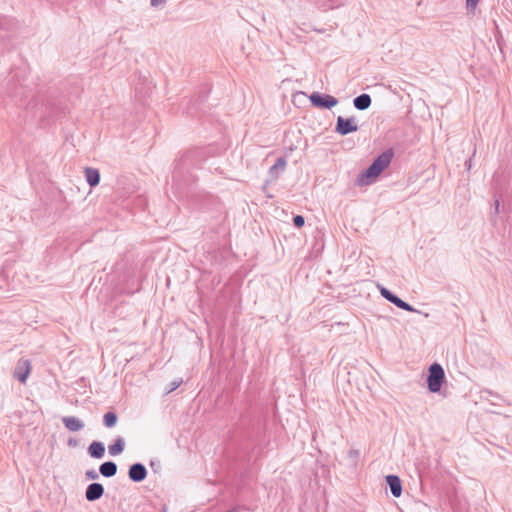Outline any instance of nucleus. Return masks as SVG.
I'll use <instances>...</instances> for the list:
<instances>
[{"instance_id":"nucleus-29","label":"nucleus","mask_w":512,"mask_h":512,"mask_svg":"<svg viewBox=\"0 0 512 512\" xmlns=\"http://www.w3.org/2000/svg\"><path fill=\"white\" fill-rule=\"evenodd\" d=\"M335 131H336L338 134H340V135H342V136H343V135H346V134H348V133H350V132H353L354 130H335Z\"/></svg>"},{"instance_id":"nucleus-9","label":"nucleus","mask_w":512,"mask_h":512,"mask_svg":"<svg viewBox=\"0 0 512 512\" xmlns=\"http://www.w3.org/2000/svg\"><path fill=\"white\" fill-rule=\"evenodd\" d=\"M286 165V159L284 157H279L269 169V175L271 179L276 180L279 175L285 171Z\"/></svg>"},{"instance_id":"nucleus-15","label":"nucleus","mask_w":512,"mask_h":512,"mask_svg":"<svg viewBox=\"0 0 512 512\" xmlns=\"http://www.w3.org/2000/svg\"><path fill=\"white\" fill-rule=\"evenodd\" d=\"M335 128H358L354 117L344 118L339 116Z\"/></svg>"},{"instance_id":"nucleus-6","label":"nucleus","mask_w":512,"mask_h":512,"mask_svg":"<svg viewBox=\"0 0 512 512\" xmlns=\"http://www.w3.org/2000/svg\"><path fill=\"white\" fill-rule=\"evenodd\" d=\"M104 494V487L101 483H91L87 486L85 491V498L89 502L99 500Z\"/></svg>"},{"instance_id":"nucleus-18","label":"nucleus","mask_w":512,"mask_h":512,"mask_svg":"<svg viewBox=\"0 0 512 512\" xmlns=\"http://www.w3.org/2000/svg\"><path fill=\"white\" fill-rule=\"evenodd\" d=\"M10 22L6 18H0V42H5L9 39L8 30Z\"/></svg>"},{"instance_id":"nucleus-30","label":"nucleus","mask_w":512,"mask_h":512,"mask_svg":"<svg viewBox=\"0 0 512 512\" xmlns=\"http://www.w3.org/2000/svg\"><path fill=\"white\" fill-rule=\"evenodd\" d=\"M465 166L467 167L468 170L471 169V167H472V160H471V158L465 161Z\"/></svg>"},{"instance_id":"nucleus-25","label":"nucleus","mask_w":512,"mask_h":512,"mask_svg":"<svg viewBox=\"0 0 512 512\" xmlns=\"http://www.w3.org/2000/svg\"><path fill=\"white\" fill-rule=\"evenodd\" d=\"M479 0H466V7L468 10H475Z\"/></svg>"},{"instance_id":"nucleus-2","label":"nucleus","mask_w":512,"mask_h":512,"mask_svg":"<svg viewBox=\"0 0 512 512\" xmlns=\"http://www.w3.org/2000/svg\"><path fill=\"white\" fill-rule=\"evenodd\" d=\"M427 377L428 389L432 393L439 392L445 379L443 367L438 363L430 365Z\"/></svg>"},{"instance_id":"nucleus-8","label":"nucleus","mask_w":512,"mask_h":512,"mask_svg":"<svg viewBox=\"0 0 512 512\" xmlns=\"http://www.w3.org/2000/svg\"><path fill=\"white\" fill-rule=\"evenodd\" d=\"M64 426L72 432L80 431L84 428V422L75 416H65L62 418Z\"/></svg>"},{"instance_id":"nucleus-23","label":"nucleus","mask_w":512,"mask_h":512,"mask_svg":"<svg viewBox=\"0 0 512 512\" xmlns=\"http://www.w3.org/2000/svg\"><path fill=\"white\" fill-rule=\"evenodd\" d=\"M85 477L89 480H96L98 479L99 475L94 469H90L85 472Z\"/></svg>"},{"instance_id":"nucleus-31","label":"nucleus","mask_w":512,"mask_h":512,"mask_svg":"<svg viewBox=\"0 0 512 512\" xmlns=\"http://www.w3.org/2000/svg\"><path fill=\"white\" fill-rule=\"evenodd\" d=\"M47 124H48V125H57V123H56V122H54V121H51V122H50V121H48V122H47Z\"/></svg>"},{"instance_id":"nucleus-20","label":"nucleus","mask_w":512,"mask_h":512,"mask_svg":"<svg viewBox=\"0 0 512 512\" xmlns=\"http://www.w3.org/2000/svg\"><path fill=\"white\" fill-rule=\"evenodd\" d=\"M380 293H381V296L384 297L387 301L391 302L394 300V298L396 297V295L391 292L389 289L385 288V287H380Z\"/></svg>"},{"instance_id":"nucleus-3","label":"nucleus","mask_w":512,"mask_h":512,"mask_svg":"<svg viewBox=\"0 0 512 512\" xmlns=\"http://www.w3.org/2000/svg\"><path fill=\"white\" fill-rule=\"evenodd\" d=\"M309 99L312 106L322 109H331L338 103V99L336 97L320 92H313L309 96Z\"/></svg>"},{"instance_id":"nucleus-27","label":"nucleus","mask_w":512,"mask_h":512,"mask_svg":"<svg viewBox=\"0 0 512 512\" xmlns=\"http://www.w3.org/2000/svg\"><path fill=\"white\" fill-rule=\"evenodd\" d=\"M164 2H165V0H151V5L154 7H157L161 4H163Z\"/></svg>"},{"instance_id":"nucleus-22","label":"nucleus","mask_w":512,"mask_h":512,"mask_svg":"<svg viewBox=\"0 0 512 512\" xmlns=\"http://www.w3.org/2000/svg\"><path fill=\"white\" fill-rule=\"evenodd\" d=\"M305 223V219L301 215H296L293 217V224L297 228H301Z\"/></svg>"},{"instance_id":"nucleus-12","label":"nucleus","mask_w":512,"mask_h":512,"mask_svg":"<svg viewBox=\"0 0 512 512\" xmlns=\"http://www.w3.org/2000/svg\"><path fill=\"white\" fill-rule=\"evenodd\" d=\"M371 103H372L371 96L366 93L360 94L359 96H357L353 99L354 107L361 111L368 109L370 107Z\"/></svg>"},{"instance_id":"nucleus-26","label":"nucleus","mask_w":512,"mask_h":512,"mask_svg":"<svg viewBox=\"0 0 512 512\" xmlns=\"http://www.w3.org/2000/svg\"><path fill=\"white\" fill-rule=\"evenodd\" d=\"M499 207H500V201H499V199H495V201H494V213L495 214L499 213Z\"/></svg>"},{"instance_id":"nucleus-14","label":"nucleus","mask_w":512,"mask_h":512,"mask_svg":"<svg viewBox=\"0 0 512 512\" xmlns=\"http://www.w3.org/2000/svg\"><path fill=\"white\" fill-rule=\"evenodd\" d=\"M125 448V441L122 437L115 439L114 443L109 445L108 451L111 456H117L123 452Z\"/></svg>"},{"instance_id":"nucleus-10","label":"nucleus","mask_w":512,"mask_h":512,"mask_svg":"<svg viewBox=\"0 0 512 512\" xmlns=\"http://www.w3.org/2000/svg\"><path fill=\"white\" fill-rule=\"evenodd\" d=\"M88 454L95 459H101L105 454V446L100 441H93L88 447Z\"/></svg>"},{"instance_id":"nucleus-17","label":"nucleus","mask_w":512,"mask_h":512,"mask_svg":"<svg viewBox=\"0 0 512 512\" xmlns=\"http://www.w3.org/2000/svg\"><path fill=\"white\" fill-rule=\"evenodd\" d=\"M392 303L397 306L400 309H403L408 312H415V313H421L419 310L415 309L412 305L409 303L403 301L401 298H399L397 295L392 301Z\"/></svg>"},{"instance_id":"nucleus-19","label":"nucleus","mask_w":512,"mask_h":512,"mask_svg":"<svg viewBox=\"0 0 512 512\" xmlns=\"http://www.w3.org/2000/svg\"><path fill=\"white\" fill-rule=\"evenodd\" d=\"M65 110L66 107H64L60 101L51 105V113L55 114L56 117L64 114Z\"/></svg>"},{"instance_id":"nucleus-4","label":"nucleus","mask_w":512,"mask_h":512,"mask_svg":"<svg viewBox=\"0 0 512 512\" xmlns=\"http://www.w3.org/2000/svg\"><path fill=\"white\" fill-rule=\"evenodd\" d=\"M31 372V362L28 359L20 358L15 366L13 376L19 382L25 383Z\"/></svg>"},{"instance_id":"nucleus-7","label":"nucleus","mask_w":512,"mask_h":512,"mask_svg":"<svg viewBox=\"0 0 512 512\" xmlns=\"http://www.w3.org/2000/svg\"><path fill=\"white\" fill-rule=\"evenodd\" d=\"M386 483L388 484L391 494L395 498H399L402 494V483L397 475L386 476Z\"/></svg>"},{"instance_id":"nucleus-28","label":"nucleus","mask_w":512,"mask_h":512,"mask_svg":"<svg viewBox=\"0 0 512 512\" xmlns=\"http://www.w3.org/2000/svg\"><path fill=\"white\" fill-rule=\"evenodd\" d=\"M77 444H78V442H77V440H76V439H74V438H70V439L68 440V446H70V447H75V446H77Z\"/></svg>"},{"instance_id":"nucleus-33","label":"nucleus","mask_w":512,"mask_h":512,"mask_svg":"<svg viewBox=\"0 0 512 512\" xmlns=\"http://www.w3.org/2000/svg\"><path fill=\"white\" fill-rule=\"evenodd\" d=\"M227 512H237L236 509H231V510H228Z\"/></svg>"},{"instance_id":"nucleus-5","label":"nucleus","mask_w":512,"mask_h":512,"mask_svg":"<svg viewBox=\"0 0 512 512\" xmlns=\"http://www.w3.org/2000/svg\"><path fill=\"white\" fill-rule=\"evenodd\" d=\"M147 469L142 463H134L129 467L128 477L133 482H142L147 477Z\"/></svg>"},{"instance_id":"nucleus-11","label":"nucleus","mask_w":512,"mask_h":512,"mask_svg":"<svg viewBox=\"0 0 512 512\" xmlns=\"http://www.w3.org/2000/svg\"><path fill=\"white\" fill-rule=\"evenodd\" d=\"M117 464L113 461H106L99 467V473L106 478H111L117 473Z\"/></svg>"},{"instance_id":"nucleus-1","label":"nucleus","mask_w":512,"mask_h":512,"mask_svg":"<svg viewBox=\"0 0 512 512\" xmlns=\"http://www.w3.org/2000/svg\"><path fill=\"white\" fill-rule=\"evenodd\" d=\"M393 156L394 152L392 148L386 149L383 153L378 155L371 165L358 175V184H371L390 165Z\"/></svg>"},{"instance_id":"nucleus-21","label":"nucleus","mask_w":512,"mask_h":512,"mask_svg":"<svg viewBox=\"0 0 512 512\" xmlns=\"http://www.w3.org/2000/svg\"><path fill=\"white\" fill-rule=\"evenodd\" d=\"M182 379H176V380H173L172 382H170L167 390H166V393H171L173 392L174 390H176L181 384H182Z\"/></svg>"},{"instance_id":"nucleus-32","label":"nucleus","mask_w":512,"mask_h":512,"mask_svg":"<svg viewBox=\"0 0 512 512\" xmlns=\"http://www.w3.org/2000/svg\"><path fill=\"white\" fill-rule=\"evenodd\" d=\"M487 393H489L490 395L498 397V395L494 394L492 391H487Z\"/></svg>"},{"instance_id":"nucleus-24","label":"nucleus","mask_w":512,"mask_h":512,"mask_svg":"<svg viewBox=\"0 0 512 512\" xmlns=\"http://www.w3.org/2000/svg\"><path fill=\"white\" fill-rule=\"evenodd\" d=\"M348 456L350 459H352L354 462H356L360 456L359 450H355V449L349 450Z\"/></svg>"},{"instance_id":"nucleus-13","label":"nucleus","mask_w":512,"mask_h":512,"mask_svg":"<svg viewBox=\"0 0 512 512\" xmlns=\"http://www.w3.org/2000/svg\"><path fill=\"white\" fill-rule=\"evenodd\" d=\"M85 177L87 183L91 186H97L100 182V173L97 169L88 167L85 169Z\"/></svg>"},{"instance_id":"nucleus-16","label":"nucleus","mask_w":512,"mask_h":512,"mask_svg":"<svg viewBox=\"0 0 512 512\" xmlns=\"http://www.w3.org/2000/svg\"><path fill=\"white\" fill-rule=\"evenodd\" d=\"M118 416L115 412L109 411L103 416V424L107 428H112L117 424Z\"/></svg>"}]
</instances>
